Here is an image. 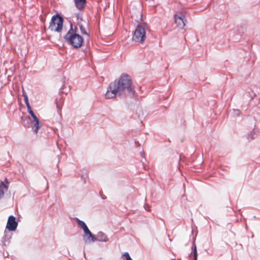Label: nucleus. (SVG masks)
<instances>
[{
    "label": "nucleus",
    "instance_id": "a878e982",
    "mask_svg": "<svg viewBox=\"0 0 260 260\" xmlns=\"http://www.w3.org/2000/svg\"><path fill=\"white\" fill-rule=\"evenodd\" d=\"M145 210H147L148 211H149V210L148 209V207H147V208L145 207Z\"/></svg>",
    "mask_w": 260,
    "mask_h": 260
},
{
    "label": "nucleus",
    "instance_id": "b1692460",
    "mask_svg": "<svg viewBox=\"0 0 260 260\" xmlns=\"http://www.w3.org/2000/svg\"><path fill=\"white\" fill-rule=\"evenodd\" d=\"M56 107H57V109H59L58 105V104H57L56 101Z\"/></svg>",
    "mask_w": 260,
    "mask_h": 260
},
{
    "label": "nucleus",
    "instance_id": "9b49d317",
    "mask_svg": "<svg viewBox=\"0 0 260 260\" xmlns=\"http://www.w3.org/2000/svg\"><path fill=\"white\" fill-rule=\"evenodd\" d=\"M8 187L4 183L3 181L0 182V199H1L5 194V192L8 190Z\"/></svg>",
    "mask_w": 260,
    "mask_h": 260
},
{
    "label": "nucleus",
    "instance_id": "6e6552de",
    "mask_svg": "<svg viewBox=\"0 0 260 260\" xmlns=\"http://www.w3.org/2000/svg\"><path fill=\"white\" fill-rule=\"evenodd\" d=\"M95 241L108 242L109 241V238L105 233L100 231L95 235Z\"/></svg>",
    "mask_w": 260,
    "mask_h": 260
},
{
    "label": "nucleus",
    "instance_id": "20e7f679",
    "mask_svg": "<svg viewBox=\"0 0 260 260\" xmlns=\"http://www.w3.org/2000/svg\"><path fill=\"white\" fill-rule=\"evenodd\" d=\"M132 39L136 42L143 43L146 39L145 28L141 25H138L135 29Z\"/></svg>",
    "mask_w": 260,
    "mask_h": 260
},
{
    "label": "nucleus",
    "instance_id": "6ab92c4d",
    "mask_svg": "<svg viewBox=\"0 0 260 260\" xmlns=\"http://www.w3.org/2000/svg\"><path fill=\"white\" fill-rule=\"evenodd\" d=\"M192 250L193 251L194 260H197L198 254H197V247H196V245H194L193 246H192Z\"/></svg>",
    "mask_w": 260,
    "mask_h": 260
},
{
    "label": "nucleus",
    "instance_id": "4468645a",
    "mask_svg": "<svg viewBox=\"0 0 260 260\" xmlns=\"http://www.w3.org/2000/svg\"><path fill=\"white\" fill-rule=\"evenodd\" d=\"M22 124L25 127H29L30 124L31 122V119L30 117H25L23 119H22Z\"/></svg>",
    "mask_w": 260,
    "mask_h": 260
},
{
    "label": "nucleus",
    "instance_id": "dca6fc26",
    "mask_svg": "<svg viewBox=\"0 0 260 260\" xmlns=\"http://www.w3.org/2000/svg\"><path fill=\"white\" fill-rule=\"evenodd\" d=\"M23 96L24 98V101L26 106V107H28V106H30L28 102V96L24 90H23Z\"/></svg>",
    "mask_w": 260,
    "mask_h": 260
},
{
    "label": "nucleus",
    "instance_id": "412c9836",
    "mask_svg": "<svg viewBox=\"0 0 260 260\" xmlns=\"http://www.w3.org/2000/svg\"><path fill=\"white\" fill-rule=\"evenodd\" d=\"M27 109L28 112L31 116L34 114V113L32 111L30 106H28V107H27Z\"/></svg>",
    "mask_w": 260,
    "mask_h": 260
},
{
    "label": "nucleus",
    "instance_id": "39448f33",
    "mask_svg": "<svg viewBox=\"0 0 260 260\" xmlns=\"http://www.w3.org/2000/svg\"><path fill=\"white\" fill-rule=\"evenodd\" d=\"M117 95L122 96V95L120 94L118 88H117L116 81H114L109 85L107 92L105 93V98L107 99H111L115 98Z\"/></svg>",
    "mask_w": 260,
    "mask_h": 260
},
{
    "label": "nucleus",
    "instance_id": "f3484780",
    "mask_svg": "<svg viewBox=\"0 0 260 260\" xmlns=\"http://www.w3.org/2000/svg\"><path fill=\"white\" fill-rule=\"evenodd\" d=\"M77 222L79 226H80L83 230L87 226L86 223L83 221H82L78 218H77Z\"/></svg>",
    "mask_w": 260,
    "mask_h": 260
},
{
    "label": "nucleus",
    "instance_id": "f8f14e48",
    "mask_svg": "<svg viewBox=\"0 0 260 260\" xmlns=\"http://www.w3.org/2000/svg\"><path fill=\"white\" fill-rule=\"evenodd\" d=\"M11 238V236L10 233H5V235L2 238V242L3 244H6V243L10 242V240Z\"/></svg>",
    "mask_w": 260,
    "mask_h": 260
},
{
    "label": "nucleus",
    "instance_id": "aec40b11",
    "mask_svg": "<svg viewBox=\"0 0 260 260\" xmlns=\"http://www.w3.org/2000/svg\"><path fill=\"white\" fill-rule=\"evenodd\" d=\"M234 114L236 116H239L240 114V111L238 109H233Z\"/></svg>",
    "mask_w": 260,
    "mask_h": 260
},
{
    "label": "nucleus",
    "instance_id": "2eb2a0df",
    "mask_svg": "<svg viewBox=\"0 0 260 260\" xmlns=\"http://www.w3.org/2000/svg\"><path fill=\"white\" fill-rule=\"evenodd\" d=\"M78 25H79V27L80 29L81 34L82 35H84L87 36V37H89V34L87 32V31H86L85 28L84 27V26L81 23H79Z\"/></svg>",
    "mask_w": 260,
    "mask_h": 260
},
{
    "label": "nucleus",
    "instance_id": "7ed1b4c3",
    "mask_svg": "<svg viewBox=\"0 0 260 260\" xmlns=\"http://www.w3.org/2000/svg\"><path fill=\"white\" fill-rule=\"evenodd\" d=\"M63 20L58 14L53 15L49 23V29L52 31L60 32L62 30Z\"/></svg>",
    "mask_w": 260,
    "mask_h": 260
},
{
    "label": "nucleus",
    "instance_id": "393cba45",
    "mask_svg": "<svg viewBox=\"0 0 260 260\" xmlns=\"http://www.w3.org/2000/svg\"><path fill=\"white\" fill-rule=\"evenodd\" d=\"M145 210H147L148 211H149V210L148 209V207H147V208L145 207Z\"/></svg>",
    "mask_w": 260,
    "mask_h": 260
},
{
    "label": "nucleus",
    "instance_id": "ddd939ff",
    "mask_svg": "<svg viewBox=\"0 0 260 260\" xmlns=\"http://www.w3.org/2000/svg\"><path fill=\"white\" fill-rule=\"evenodd\" d=\"M34 124L32 125V129L34 132L37 134L38 132L39 129L41 126L42 124L39 121L33 122Z\"/></svg>",
    "mask_w": 260,
    "mask_h": 260
},
{
    "label": "nucleus",
    "instance_id": "f03ea898",
    "mask_svg": "<svg viewBox=\"0 0 260 260\" xmlns=\"http://www.w3.org/2000/svg\"><path fill=\"white\" fill-rule=\"evenodd\" d=\"M70 28L63 38L68 45L73 47L75 49L79 48L82 45L84 40L79 34H77V28H73V24L70 22Z\"/></svg>",
    "mask_w": 260,
    "mask_h": 260
},
{
    "label": "nucleus",
    "instance_id": "bb28decb",
    "mask_svg": "<svg viewBox=\"0 0 260 260\" xmlns=\"http://www.w3.org/2000/svg\"><path fill=\"white\" fill-rule=\"evenodd\" d=\"M128 260H133V259H132V258H131V259H128Z\"/></svg>",
    "mask_w": 260,
    "mask_h": 260
},
{
    "label": "nucleus",
    "instance_id": "423d86ee",
    "mask_svg": "<svg viewBox=\"0 0 260 260\" xmlns=\"http://www.w3.org/2000/svg\"><path fill=\"white\" fill-rule=\"evenodd\" d=\"M17 225L18 222L16 221L15 217L10 215L8 219L6 228L10 231H14L16 229Z\"/></svg>",
    "mask_w": 260,
    "mask_h": 260
},
{
    "label": "nucleus",
    "instance_id": "4be33fe9",
    "mask_svg": "<svg viewBox=\"0 0 260 260\" xmlns=\"http://www.w3.org/2000/svg\"><path fill=\"white\" fill-rule=\"evenodd\" d=\"M31 116L33 118L32 122L39 121V119L38 118V117L35 114L34 115H31Z\"/></svg>",
    "mask_w": 260,
    "mask_h": 260
},
{
    "label": "nucleus",
    "instance_id": "f257e3e1",
    "mask_svg": "<svg viewBox=\"0 0 260 260\" xmlns=\"http://www.w3.org/2000/svg\"><path fill=\"white\" fill-rule=\"evenodd\" d=\"M117 88L122 96L133 98L136 91L131 76L127 74H122L118 81H116Z\"/></svg>",
    "mask_w": 260,
    "mask_h": 260
},
{
    "label": "nucleus",
    "instance_id": "1a4fd4ad",
    "mask_svg": "<svg viewBox=\"0 0 260 260\" xmlns=\"http://www.w3.org/2000/svg\"><path fill=\"white\" fill-rule=\"evenodd\" d=\"M84 234L87 237V239L89 241L95 242V235L92 234L87 226L83 230Z\"/></svg>",
    "mask_w": 260,
    "mask_h": 260
},
{
    "label": "nucleus",
    "instance_id": "9d476101",
    "mask_svg": "<svg viewBox=\"0 0 260 260\" xmlns=\"http://www.w3.org/2000/svg\"><path fill=\"white\" fill-rule=\"evenodd\" d=\"M76 8L80 10L83 9L86 3V0H74Z\"/></svg>",
    "mask_w": 260,
    "mask_h": 260
},
{
    "label": "nucleus",
    "instance_id": "a211bd4d",
    "mask_svg": "<svg viewBox=\"0 0 260 260\" xmlns=\"http://www.w3.org/2000/svg\"><path fill=\"white\" fill-rule=\"evenodd\" d=\"M256 134L254 131H251L249 134L247 135V139L249 140H253L255 138Z\"/></svg>",
    "mask_w": 260,
    "mask_h": 260
},
{
    "label": "nucleus",
    "instance_id": "0eeeda50",
    "mask_svg": "<svg viewBox=\"0 0 260 260\" xmlns=\"http://www.w3.org/2000/svg\"><path fill=\"white\" fill-rule=\"evenodd\" d=\"M174 21L175 24L179 27L182 28L185 26V16L183 14H181V15H178L177 14H175L174 15Z\"/></svg>",
    "mask_w": 260,
    "mask_h": 260
},
{
    "label": "nucleus",
    "instance_id": "5701e85b",
    "mask_svg": "<svg viewBox=\"0 0 260 260\" xmlns=\"http://www.w3.org/2000/svg\"><path fill=\"white\" fill-rule=\"evenodd\" d=\"M123 256L125 257L126 259V260H128L129 259L131 258L129 254H128V253L127 252H125L124 254H123Z\"/></svg>",
    "mask_w": 260,
    "mask_h": 260
}]
</instances>
